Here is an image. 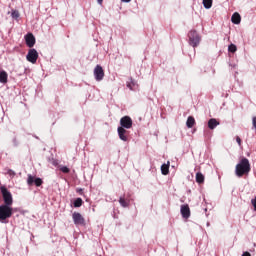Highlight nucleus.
<instances>
[{
    "instance_id": "nucleus-1",
    "label": "nucleus",
    "mask_w": 256,
    "mask_h": 256,
    "mask_svg": "<svg viewBox=\"0 0 256 256\" xmlns=\"http://www.w3.org/2000/svg\"><path fill=\"white\" fill-rule=\"evenodd\" d=\"M249 173H251V163H249V159L242 158L235 167V175L243 177L244 175H249Z\"/></svg>"
},
{
    "instance_id": "nucleus-2",
    "label": "nucleus",
    "mask_w": 256,
    "mask_h": 256,
    "mask_svg": "<svg viewBox=\"0 0 256 256\" xmlns=\"http://www.w3.org/2000/svg\"><path fill=\"white\" fill-rule=\"evenodd\" d=\"M13 216V208L5 204L0 205V221H3L11 218Z\"/></svg>"
},
{
    "instance_id": "nucleus-3",
    "label": "nucleus",
    "mask_w": 256,
    "mask_h": 256,
    "mask_svg": "<svg viewBox=\"0 0 256 256\" xmlns=\"http://www.w3.org/2000/svg\"><path fill=\"white\" fill-rule=\"evenodd\" d=\"M0 191L2 193L4 205H7L8 207H11L13 205V195L5 186H1Z\"/></svg>"
},
{
    "instance_id": "nucleus-4",
    "label": "nucleus",
    "mask_w": 256,
    "mask_h": 256,
    "mask_svg": "<svg viewBox=\"0 0 256 256\" xmlns=\"http://www.w3.org/2000/svg\"><path fill=\"white\" fill-rule=\"evenodd\" d=\"M188 37H189V44L192 47H197V45H199L201 38L199 37V34L197 33V31L192 30L188 33Z\"/></svg>"
},
{
    "instance_id": "nucleus-5",
    "label": "nucleus",
    "mask_w": 256,
    "mask_h": 256,
    "mask_svg": "<svg viewBox=\"0 0 256 256\" xmlns=\"http://www.w3.org/2000/svg\"><path fill=\"white\" fill-rule=\"evenodd\" d=\"M120 125L123 129H131L133 127V120L129 116H123L120 119Z\"/></svg>"
},
{
    "instance_id": "nucleus-6",
    "label": "nucleus",
    "mask_w": 256,
    "mask_h": 256,
    "mask_svg": "<svg viewBox=\"0 0 256 256\" xmlns=\"http://www.w3.org/2000/svg\"><path fill=\"white\" fill-rule=\"evenodd\" d=\"M26 59L29 61V63H37V59H39V53L35 49H30Z\"/></svg>"
},
{
    "instance_id": "nucleus-7",
    "label": "nucleus",
    "mask_w": 256,
    "mask_h": 256,
    "mask_svg": "<svg viewBox=\"0 0 256 256\" xmlns=\"http://www.w3.org/2000/svg\"><path fill=\"white\" fill-rule=\"evenodd\" d=\"M94 77L96 81H103V78L105 77V71L103 70V67H101V65H97L94 68Z\"/></svg>"
},
{
    "instance_id": "nucleus-8",
    "label": "nucleus",
    "mask_w": 256,
    "mask_h": 256,
    "mask_svg": "<svg viewBox=\"0 0 256 256\" xmlns=\"http://www.w3.org/2000/svg\"><path fill=\"white\" fill-rule=\"evenodd\" d=\"M72 219L74 221V225H85V218L79 212H74L72 214Z\"/></svg>"
},
{
    "instance_id": "nucleus-9",
    "label": "nucleus",
    "mask_w": 256,
    "mask_h": 256,
    "mask_svg": "<svg viewBox=\"0 0 256 256\" xmlns=\"http://www.w3.org/2000/svg\"><path fill=\"white\" fill-rule=\"evenodd\" d=\"M180 213L183 219H189L191 217V209L189 208V204H184L180 208Z\"/></svg>"
},
{
    "instance_id": "nucleus-10",
    "label": "nucleus",
    "mask_w": 256,
    "mask_h": 256,
    "mask_svg": "<svg viewBox=\"0 0 256 256\" xmlns=\"http://www.w3.org/2000/svg\"><path fill=\"white\" fill-rule=\"evenodd\" d=\"M129 132L123 127H118V136L121 141H129Z\"/></svg>"
},
{
    "instance_id": "nucleus-11",
    "label": "nucleus",
    "mask_w": 256,
    "mask_h": 256,
    "mask_svg": "<svg viewBox=\"0 0 256 256\" xmlns=\"http://www.w3.org/2000/svg\"><path fill=\"white\" fill-rule=\"evenodd\" d=\"M25 41H26V45L27 47H35V36L33 35V33H28L25 35Z\"/></svg>"
},
{
    "instance_id": "nucleus-12",
    "label": "nucleus",
    "mask_w": 256,
    "mask_h": 256,
    "mask_svg": "<svg viewBox=\"0 0 256 256\" xmlns=\"http://www.w3.org/2000/svg\"><path fill=\"white\" fill-rule=\"evenodd\" d=\"M231 21L234 25H239V23H241V15L235 12L231 17Z\"/></svg>"
},
{
    "instance_id": "nucleus-13",
    "label": "nucleus",
    "mask_w": 256,
    "mask_h": 256,
    "mask_svg": "<svg viewBox=\"0 0 256 256\" xmlns=\"http://www.w3.org/2000/svg\"><path fill=\"white\" fill-rule=\"evenodd\" d=\"M219 125V121H217V119L215 118H211L209 121H208V127L213 130L215 129V127H217Z\"/></svg>"
},
{
    "instance_id": "nucleus-14",
    "label": "nucleus",
    "mask_w": 256,
    "mask_h": 256,
    "mask_svg": "<svg viewBox=\"0 0 256 256\" xmlns=\"http://www.w3.org/2000/svg\"><path fill=\"white\" fill-rule=\"evenodd\" d=\"M194 125H195V118L193 116H189L186 121V126L188 127V129H192Z\"/></svg>"
},
{
    "instance_id": "nucleus-15",
    "label": "nucleus",
    "mask_w": 256,
    "mask_h": 256,
    "mask_svg": "<svg viewBox=\"0 0 256 256\" xmlns=\"http://www.w3.org/2000/svg\"><path fill=\"white\" fill-rule=\"evenodd\" d=\"M169 165H170V162H167V164H163L161 166L162 175H169Z\"/></svg>"
},
{
    "instance_id": "nucleus-16",
    "label": "nucleus",
    "mask_w": 256,
    "mask_h": 256,
    "mask_svg": "<svg viewBox=\"0 0 256 256\" xmlns=\"http://www.w3.org/2000/svg\"><path fill=\"white\" fill-rule=\"evenodd\" d=\"M196 182L199 184L205 183V176L201 172L196 173Z\"/></svg>"
},
{
    "instance_id": "nucleus-17",
    "label": "nucleus",
    "mask_w": 256,
    "mask_h": 256,
    "mask_svg": "<svg viewBox=\"0 0 256 256\" xmlns=\"http://www.w3.org/2000/svg\"><path fill=\"white\" fill-rule=\"evenodd\" d=\"M119 203H120L121 207H129L130 201H129V199H125V197L122 196L119 198Z\"/></svg>"
},
{
    "instance_id": "nucleus-18",
    "label": "nucleus",
    "mask_w": 256,
    "mask_h": 256,
    "mask_svg": "<svg viewBox=\"0 0 256 256\" xmlns=\"http://www.w3.org/2000/svg\"><path fill=\"white\" fill-rule=\"evenodd\" d=\"M8 75L7 72L1 71L0 72V83H7Z\"/></svg>"
},
{
    "instance_id": "nucleus-19",
    "label": "nucleus",
    "mask_w": 256,
    "mask_h": 256,
    "mask_svg": "<svg viewBox=\"0 0 256 256\" xmlns=\"http://www.w3.org/2000/svg\"><path fill=\"white\" fill-rule=\"evenodd\" d=\"M203 6L205 9H211L213 7V0H203Z\"/></svg>"
},
{
    "instance_id": "nucleus-20",
    "label": "nucleus",
    "mask_w": 256,
    "mask_h": 256,
    "mask_svg": "<svg viewBox=\"0 0 256 256\" xmlns=\"http://www.w3.org/2000/svg\"><path fill=\"white\" fill-rule=\"evenodd\" d=\"M83 205V199L81 198H77L75 201H74V207H81Z\"/></svg>"
},
{
    "instance_id": "nucleus-21",
    "label": "nucleus",
    "mask_w": 256,
    "mask_h": 256,
    "mask_svg": "<svg viewBox=\"0 0 256 256\" xmlns=\"http://www.w3.org/2000/svg\"><path fill=\"white\" fill-rule=\"evenodd\" d=\"M228 51H229L230 53H235V51H237V46H236L235 44H230V45L228 46Z\"/></svg>"
},
{
    "instance_id": "nucleus-22",
    "label": "nucleus",
    "mask_w": 256,
    "mask_h": 256,
    "mask_svg": "<svg viewBox=\"0 0 256 256\" xmlns=\"http://www.w3.org/2000/svg\"><path fill=\"white\" fill-rule=\"evenodd\" d=\"M34 183H35L36 187H41V185H43V180L41 178H36L34 180Z\"/></svg>"
},
{
    "instance_id": "nucleus-23",
    "label": "nucleus",
    "mask_w": 256,
    "mask_h": 256,
    "mask_svg": "<svg viewBox=\"0 0 256 256\" xmlns=\"http://www.w3.org/2000/svg\"><path fill=\"white\" fill-rule=\"evenodd\" d=\"M27 183L28 185H33V183H35V178L32 175H28Z\"/></svg>"
},
{
    "instance_id": "nucleus-24",
    "label": "nucleus",
    "mask_w": 256,
    "mask_h": 256,
    "mask_svg": "<svg viewBox=\"0 0 256 256\" xmlns=\"http://www.w3.org/2000/svg\"><path fill=\"white\" fill-rule=\"evenodd\" d=\"M60 171H62V173H69L71 170L67 166H61Z\"/></svg>"
},
{
    "instance_id": "nucleus-25",
    "label": "nucleus",
    "mask_w": 256,
    "mask_h": 256,
    "mask_svg": "<svg viewBox=\"0 0 256 256\" xmlns=\"http://www.w3.org/2000/svg\"><path fill=\"white\" fill-rule=\"evenodd\" d=\"M12 17H13L14 19H19V11H13V12H12Z\"/></svg>"
},
{
    "instance_id": "nucleus-26",
    "label": "nucleus",
    "mask_w": 256,
    "mask_h": 256,
    "mask_svg": "<svg viewBox=\"0 0 256 256\" xmlns=\"http://www.w3.org/2000/svg\"><path fill=\"white\" fill-rule=\"evenodd\" d=\"M127 87H128V89H130L131 91H133V83L127 82Z\"/></svg>"
},
{
    "instance_id": "nucleus-27",
    "label": "nucleus",
    "mask_w": 256,
    "mask_h": 256,
    "mask_svg": "<svg viewBox=\"0 0 256 256\" xmlns=\"http://www.w3.org/2000/svg\"><path fill=\"white\" fill-rule=\"evenodd\" d=\"M236 142L238 143L239 147H241V138L239 136L236 137Z\"/></svg>"
},
{
    "instance_id": "nucleus-28",
    "label": "nucleus",
    "mask_w": 256,
    "mask_h": 256,
    "mask_svg": "<svg viewBox=\"0 0 256 256\" xmlns=\"http://www.w3.org/2000/svg\"><path fill=\"white\" fill-rule=\"evenodd\" d=\"M242 256H251V253H249V252H244V253L242 254Z\"/></svg>"
},
{
    "instance_id": "nucleus-29",
    "label": "nucleus",
    "mask_w": 256,
    "mask_h": 256,
    "mask_svg": "<svg viewBox=\"0 0 256 256\" xmlns=\"http://www.w3.org/2000/svg\"><path fill=\"white\" fill-rule=\"evenodd\" d=\"M99 5H103V0H97Z\"/></svg>"
},
{
    "instance_id": "nucleus-30",
    "label": "nucleus",
    "mask_w": 256,
    "mask_h": 256,
    "mask_svg": "<svg viewBox=\"0 0 256 256\" xmlns=\"http://www.w3.org/2000/svg\"><path fill=\"white\" fill-rule=\"evenodd\" d=\"M123 3H131V0H122Z\"/></svg>"
}]
</instances>
